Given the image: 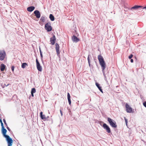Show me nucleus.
<instances>
[{
  "instance_id": "40",
  "label": "nucleus",
  "mask_w": 146,
  "mask_h": 146,
  "mask_svg": "<svg viewBox=\"0 0 146 146\" xmlns=\"http://www.w3.org/2000/svg\"><path fill=\"white\" fill-rule=\"evenodd\" d=\"M9 85V84H7L6 85V84H4V85L6 86H8Z\"/></svg>"
},
{
  "instance_id": "14",
  "label": "nucleus",
  "mask_w": 146,
  "mask_h": 146,
  "mask_svg": "<svg viewBox=\"0 0 146 146\" xmlns=\"http://www.w3.org/2000/svg\"><path fill=\"white\" fill-rule=\"evenodd\" d=\"M142 7V6H139L137 5H135L134 6L131 7V10H132L133 9H137L139 8H141Z\"/></svg>"
},
{
  "instance_id": "45",
  "label": "nucleus",
  "mask_w": 146,
  "mask_h": 146,
  "mask_svg": "<svg viewBox=\"0 0 146 146\" xmlns=\"http://www.w3.org/2000/svg\"><path fill=\"white\" fill-rule=\"evenodd\" d=\"M1 121H2V120L0 118V122H1Z\"/></svg>"
},
{
  "instance_id": "35",
  "label": "nucleus",
  "mask_w": 146,
  "mask_h": 146,
  "mask_svg": "<svg viewBox=\"0 0 146 146\" xmlns=\"http://www.w3.org/2000/svg\"><path fill=\"white\" fill-rule=\"evenodd\" d=\"M100 124L101 126H102V123H104V122L102 121H100Z\"/></svg>"
},
{
  "instance_id": "16",
  "label": "nucleus",
  "mask_w": 146,
  "mask_h": 146,
  "mask_svg": "<svg viewBox=\"0 0 146 146\" xmlns=\"http://www.w3.org/2000/svg\"><path fill=\"white\" fill-rule=\"evenodd\" d=\"M37 68L38 70L39 71H41L42 70V66H40V63L36 64Z\"/></svg>"
},
{
  "instance_id": "17",
  "label": "nucleus",
  "mask_w": 146,
  "mask_h": 146,
  "mask_svg": "<svg viewBox=\"0 0 146 146\" xmlns=\"http://www.w3.org/2000/svg\"><path fill=\"white\" fill-rule=\"evenodd\" d=\"M67 98L68 102L69 105L70 106L71 104V101L70 99V96L69 93H67Z\"/></svg>"
},
{
  "instance_id": "8",
  "label": "nucleus",
  "mask_w": 146,
  "mask_h": 146,
  "mask_svg": "<svg viewBox=\"0 0 146 146\" xmlns=\"http://www.w3.org/2000/svg\"><path fill=\"white\" fill-rule=\"evenodd\" d=\"M125 107L127 113H131L132 110L131 107L127 104H126L125 105Z\"/></svg>"
},
{
  "instance_id": "41",
  "label": "nucleus",
  "mask_w": 146,
  "mask_h": 146,
  "mask_svg": "<svg viewBox=\"0 0 146 146\" xmlns=\"http://www.w3.org/2000/svg\"><path fill=\"white\" fill-rule=\"evenodd\" d=\"M130 61L132 63L133 62V59H131V60H130Z\"/></svg>"
},
{
  "instance_id": "3",
  "label": "nucleus",
  "mask_w": 146,
  "mask_h": 146,
  "mask_svg": "<svg viewBox=\"0 0 146 146\" xmlns=\"http://www.w3.org/2000/svg\"><path fill=\"white\" fill-rule=\"evenodd\" d=\"M6 55V52L4 50H0V60L2 61L4 60Z\"/></svg>"
},
{
  "instance_id": "20",
  "label": "nucleus",
  "mask_w": 146,
  "mask_h": 146,
  "mask_svg": "<svg viewBox=\"0 0 146 146\" xmlns=\"http://www.w3.org/2000/svg\"><path fill=\"white\" fill-rule=\"evenodd\" d=\"M49 18L50 19L51 21H53L54 20V17L53 15L52 14H50L49 15Z\"/></svg>"
},
{
  "instance_id": "30",
  "label": "nucleus",
  "mask_w": 146,
  "mask_h": 146,
  "mask_svg": "<svg viewBox=\"0 0 146 146\" xmlns=\"http://www.w3.org/2000/svg\"><path fill=\"white\" fill-rule=\"evenodd\" d=\"M3 122L5 124V125L6 126H7V124L6 122V120H5V119H3Z\"/></svg>"
},
{
  "instance_id": "31",
  "label": "nucleus",
  "mask_w": 146,
  "mask_h": 146,
  "mask_svg": "<svg viewBox=\"0 0 146 146\" xmlns=\"http://www.w3.org/2000/svg\"><path fill=\"white\" fill-rule=\"evenodd\" d=\"M0 123H1V126L2 128L4 127V125H3V123L2 122V121H1V122H0Z\"/></svg>"
},
{
  "instance_id": "22",
  "label": "nucleus",
  "mask_w": 146,
  "mask_h": 146,
  "mask_svg": "<svg viewBox=\"0 0 146 146\" xmlns=\"http://www.w3.org/2000/svg\"><path fill=\"white\" fill-rule=\"evenodd\" d=\"M26 66H28L27 63H23L22 64L21 67L22 68H24Z\"/></svg>"
},
{
  "instance_id": "10",
  "label": "nucleus",
  "mask_w": 146,
  "mask_h": 146,
  "mask_svg": "<svg viewBox=\"0 0 146 146\" xmlns=\"http://www.w3.org/2000/svg\"><path fill=\"white\" fill-rule=\"evenodd\" d=\"M56 40V38L55 36L54 35H53L52 37L50 38V41L51 44L52 45H54V44L55 41Z\"/></svg>"
},
{
  "instance_id": "11",
  "label": "nucleus",
  "mask_w": 146,
  "mask_h": 146,
  "mask_svg": "<svg viewBox=\"0 0 146 146\" xmlns=\"http://www.w3.org/2000/svg\"><path fill=\"white\" fill-rule=\"evenodd\" d=\"M34 13L35 15V16L37 18H39L40 17V12L38 10H35L34 12Z\"/></svg>"
},
{
  "instance_id": "42",
  "label": "nucleus",
  "mask_w": 146,
  "mask_h": 146,
  "mask_svg": "<svg viewBox=\"0 0 146 146\" xmlns=\"http://www.w3.org/2000/svg\"><path fill=\"white\" fill-rule=\"evenodd\" d=\"M31 93V96L32 97H34V94H33L34 93Z\"/></svg>"
},
{
  "instance_id": "24",
  "label": "nucleus",
  "mask_w": 146,
  "mask_h": 146,
  "mask_svg": "<svg viewBox=\"0 0 146 146\" xmlns=\"http://www.w3.org/2000/svg\"><path fill=\"white\" fill-rule=\"evenodd\" d=\"M90 57L91 56L90 55L88 54V63H89V62H90Z\"/></svg>"
},
{
  "instance_id": "34",
  "label": "nucleus",
  "mask_w": 146,
  "mask_h": 146,
  "mask_svg": "<svg viewBox=\"0 0 146 146\" xmlns=\"http://www.w3.org/2000/svg\"><path fill=\"white\" fill-rule=\"evenodd\" d=\"M36 64H38L40 63L38 61V59L37 58L36 59Z\"/></svg>"
},
{
  "instance_id": "28",
  "label": "nucleus",
  "mask_w": 146,
  "mask_h": 146,
  "mask_svg": "<svg viewBox=\"0 0 146 146\" xmlns=\"http://www.w3.org/2000/svg\"><path fill=\"white\" fill-rule=\"evenodd\" d=\"M63 110V108H60V112L61 113V116H62L63 115V114L62 112V110Z\"/></svg>"
},
{
  "instance_id": "21",
  "label": "nucleus",
  "mask_w": 146,
  "mask_h": 146,
  "mask_svg": "<svg viewBox=\"0 0 146 146\" xmlns=\"http://www.w3.org/2000/svg\"><path fill=\"white\" fill-rule=\"evenodd\" d=\"M46 17L44 16H42L40 18V21L44 23L45 21Z\"/></svg>"
},
{
  "instance_id": "12",
  "label": "nucleus",
  "mask_w": 146,
  "mask_h": 146,
  "mask_svg": "<svg viewBox=\"0 0 146 146\" xmlns=\"http://www.w3.org/2000/svg\"><path fill=\"white\" fill-rule=\"evenodd\" d=\"M72 39L73 42H78L79 40V39L75 35H73L72 36Z\"/></svg>"
},
{
  "instance_id": "36",
  "label": "nucleus",
  "mask_w": 146,
  "mask_h": 146,
  "mask_svg": "<svg viewBox=\"0 0 146 146\" xmlns=\"http://www.w3.org/2000/svg\"><path fill=\"white\" fill-rule=\"evenodd\" d=\"M7 128L8 131H11V129H10L7 126Z\"/></svg>"
},
{
  "instance_id": "44",
  "label": "nucleus",
  "mask_w": 146,
  "mask_h": 146,
  "mask_svg": "<svg viewBox=\"0 0 146 146\" xmlns=\"http://www.w3.org/2000/svg\"><path fill=\"white\" fill-rule=\"evenodd\" d=\"M40 54H41V53H42V52H41V50H40Z\"/></svg>"
},
{
  "instance_id": "29",
  "label": "nucleus",
  "mask_w": 146,
  "mask_h": 146,
  "mask_svg": "<svg viewBox=\"0 0 146 146\" xmlns=\"http://www.w3.org/2000/svg\"><path fill=\"white\" fill-rule=\"evenodd\" d=\"M133 55L132 54H131L129 56L128 58L129 59H131L133 57Z\"/></svg>"
},
{
  "instance_id": "33",
  "label": "nucleus",
  "mask_w": 146,
  "mask_h": 146,
  "mask_svg": "<svg viewBox=\"0 0 146 146\" xmlns=\"http://www.w3.org/2000/svg\"><path fill=\"white\" fill-rule=\"evenodd\" d=\"M40 56H41V60H42L43 59V56H42V53H41V54H40Z\"/></svg>"
},
{
  "instance_id": "1",
  "label": "nucleus",
  "mask_w": 146,
  "mask_h": 146,
  "mask_svg": "<svg viewBox=\"0 0 146 146\" xmlns=\"http://www.w3.org/2000/svg\"><path fill=\"white\" fill-rule=\"evenodd\" d=\"M98 59L99 61L101 67L102 71L104 77H106L105 72V69L106 67V64L104 60V59L102 56L100 55H99L98 56Z\"/></svg>"
},
{
  "instance_id": "7",
  "label": "nucleus",
  "mask_w": 146,
  "mask_h": 146,
  "mask_svg": "<svg viewBox=\"0 0 146 146\" xmlns=\"http://www.w3.org/2000/svg\"><path fill=\"white\" fill-rule=\"evenodd\" d=\"M7 131L6 129L5 128V127L2 128V133L3 134V136L6 138H8L10 137L9 135H6V133Z\"/></svg>"
},
{
  "instance_id": "2",
  "label": "nucleus",
  "mask_w": 146,
  "mask_h": 146,
  "mask_svg": "<svg viewBox=\"0 0 146 146\" xmlns=\"http://www.w3.org/2000/svg\"><path fill=\"white\" fill-rule=\"evenodd\" d=\"M107 120L111 127L115 128L117 127V125L116 124V123L113 119H111L110 117H108L107 118Z\"/></svg>"
},
{
  "instance_id": "5",
  "label": "nucleus",
  "mask_w": 146,
  "mask_h": 146,
  "mask_svg": "<svg viewBox=\"0 0 146 146\" xmlns=\"http://www.w3.org/2000/svg\"><path fill=\"white\" fill-rule=\"evenodd\" d=\"M103 127L106 129V131L108 133L111 132V130L110 128L106 123H104L102 126Z\"/></svg>"
},
{
  "instance_id": "6",
  "label": "nucleus",
  "mask_w": 146,
  "mask_h": 146,
  "mask_svg": "<svg viewBox=\"0 0 146 146\" xmlns=\"http://www.w3.org/2000/svg\"><path fill=\"white\" fill-rule=\"evenodd\" d=\"M55 46H56L55 48H56V52L57 53V56L59 57L60 58V51H59V45L58 43H56L55 44Z\"/></svg>"
},
{
  "instance_id": "13",
  "label": "nucleus",
  "mask_w": 146,
  "mask_h": 146,
  "mask_svg": "<svg viewBox=\"0 0 146 146\" xmlns=\"http://www.w3.org/2000/svg\"><path fill=\"white\" fill-rule=\"evenodd\" d=\"M35 9V7L34 6H32L27 7V10L28 11L31 12L33 11Z\"/></svg>"
},
{
  "instance_id": "43",
  "label": "nucleus",
  "mask_w": 146,
  "mask_h": 146,
  "mask_svg": "<svg viewBox=\"0 0 146 146\" xmlns=\"http://www.w3.org/2000/svg\"><path fill=\"white\" fill-rule=\"evenodd\" d=\"M146 9V6L144 7H142L141 8V9Z\"/></svg>"
},
{
  "instance_id": "32",
  "label": "nucleus",
  "mask_w": 146,
  "mask_h": 146,
  "mask_svg": "<svg viewBox=\"0 0 146 146\" xmlns=\"http://www.w3.org/2000/svg\"><path fill=\"white\" fill-rule=\"evenodd\" d=\"M143 106L145 107L146 108V102H144L143 103Z\"/></svg>"
},
{
  "instance_id": "27",
  "label": "nucleus",
  "mask_w": 146,
  "mask_h": 146,
  "mask_svg": "<svg viewBox=\"0 0 146 146\" xmlns=\"http://www.w3.org/2000/svg\"><path fill=\"white\" fill-rule=\"evenodd\" d=\"M14 68H15V67L14 66H12L11 67V70L13 72H14Z\"/></svg>"
},
{
  "instance_id": "19",
  "label": "nucleus",
  "mask_w": 146,
  "mask_h": 146,
  "mask_svg": "<svg viewBox=\"0 0 146 146\" xmlns=\"http://www.w3.org/2000/svg\"><path fill=\"white\" fill-rule=\"evenodd\" d=\"M40 117L42 119L44 120H48V118L49 117L48 116L47 117H46L44 115H43L42 116Z\"/></svg>"
},
{
  "instance_id": "37",
  "label": "nucleus",
  "mask_w": 146,
  "mask_h": 146,
  "mask_svg": "<svg viewBox=\"0 0 146 146\" xmlns=\"http://www.w3.org/2000/svg\"><path fill=\"white\" fill-rule=\"evenodd\" d=\"M89 64V66L90 67H91L92 66V65H91L90 64V62H89V63H88Z\"/></svg>"
},
{
  "instance_id": "23",
  "label": "nucleus",
  "mask_w": 146,
  "mask_h": 146,
  "mask_svg": "<svg viewBox=\"0 0 146 146\" xmlns=\"http://www.w3.org/2000/svg\"><path fill=\"white\" fill-rule=\"evenodd\" d=\"M36 92V89L35 88H33L32 89L31 93H35Z\"/></svg>"
},
{
  "instance_id": "26",
  "label": "nucleus",
  "mask_w": 146,
  "mask_h": 146,
  "mask_svg": "<svg viewBox=\"0 0 146 146\" xmlns=\"http://www.w3.org/2000/svg\"><path fill=\"white\" fill-rule=\"evenodd\" d=\"M124 119H125V121L126 125V126H127V123H128L127 119H126V118L125 117H124Z\"/></svg>"
},
{
  "instance_id": "9",
  "label": "nucleus",
  "mask_w": 146,
  "mask_h": 146,
  "mask_svg": "<svg viewBox=\"0 0 146 146\" xmlns=\"http://www.w3.org/2000/svg\"><path fill=\"white\" fill-rule=\"evenodd\" d=\"M6 140L8 143V146H11L13 143V140L10 137L8 138H6Z\"/></svg>"
},
{
  "instance_id": "39",
  "label": "nucleus",
  "mask_w": 146,
  "mask_h": 146,
  "mask_svg": "<svg viewBox=\"0 0 146 146\" xmlns=\"http://www.w3.org/2000/svg\"><path fill=\"white\" fill-rule=\"evenodd\" d=\"M40 117H41L43 115H42V112H41L40 113Z\"/></svg>"
},
{
  "instance_id": "25",
  "label": "nucleus",
  "mask_w": 146,
  "mask_h": 146,
  "mask_svg": "<svg viewBox=\"0 0 146 146\" xmlns=\"http://www.w3.org/2000/svg\"><path fill=\"white\" fill-rule=\"evenodd\" d=\"M124 119H125V121L126 125V126H127V123H128L127 119H126V118L125 117H124Z\"/></svg>"
},
{
  "instance_id": "15",
  "label": "nucleus",
  "mask_w": 146,
  "mask_h": 146,
  "mask_svg": "<svg viewBox=\"0 0 146 146\" xmlns=\"http://www.w3.org/2000/svg\"><path fill=\"white\" fill-rule=\"evenodd\" d=\"M96 85L100 91L102 93H103V91L102 89V87L100 86L99 84L97 82L96 83Z\"/></svg>"
},
{
  "instance_id": "38",
  "label": "nucleus",
  "mask_w": 146,
  "mask_h": 146,
  "mask_svg": "<svg viewBox=\"0 0 146 146\" xmlns=\"http://www.w3.org/2000/svg\"><path fill=\"white\" fill-rule=\"evenodd\" d=\"M104 80H105L107 82H108V81L107 80V78H106V77H104Z\"/></svg>"
},
{
  "instance_id": "18",
  "label": "nucleus",
  "mask_w": 146,
  "mask_h": 146,
  "mask_svg": "<svg viewBox=\"0 0 146 146\" xmlns=\"http://www.w3.org/2000/svg\"><path fill=\"white\" fill-rule=\"evenodd\" d=\"M5 68V66L3 64H1V65L0 70L1 71H3L4 70Z\"/></svg>"
},
{
  "instance_id": "4",
  "label": "nucleus",
  "mask_w": 146,
  "mask_h": 146,
  "mask_svg": "<svg viewBox=\"0 0 146 146\" xmlns=\"http://www.w3.org/2000/svg\"><path fill=\"white\" fill-rule=\"evenodd\" d=\"M45 28L48 32L50 31L52 29V28L50 26V24H49L48 23H47L45 24Z\"/></svg>"
}]
</instances>
